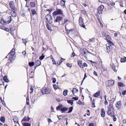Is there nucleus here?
Listing matches in <instances>:
<instances>
[{
	"mask_svg": "<svg viewBox=\"0 0 126 126\" xmlns=\"http://www.w3.org/2000/svg\"><path fill=\"white\" fill-rule=\"evenodd\" d=\"M107 114L108 115L111 116H114V115H115L114 110L113 107V105L111 104L109 105Z\"/></svg>",
	"mask_w": 126,
	"mask_h": 126,
	"instance_id": "f257e3e1",
	"label": "nucleus"
},
{
	"mask_svg": "<svg viewBox=\"0 0 126 126\" xmlns=\"http://www.w3.org/2000/svg\"><path fill=\"white\" fill-rule=\"evenodd\" d=\"M11 16H8L6 17V19L5 20H4L2 18L0 20V22L3 25H5L7 24H9L11 22Z\"/></svg>",
	"mask_w": 126,
	"mask_h": 126,
	"instance_id": "f03ea898",
	"label": "nucleus"
},
{
	"mask_svg": "<svg viewBox=\"0 0 126 126\" xmlns=\"http://www.w3.org/2000/svg\"><path fill=\"white\" fill-rule=\"evenodd\" d=\"M41 92L43 94H47L50 93V91L48 88H43L41 90Z\"/></svg>",
	"mask_w": 126,
	"mask_h": 126,
	"instance_id": "7ed1b4c3",
	"label": "nucleus"
},
{
	"mask_svg": "<svg viewBox=\"0 0 126 126\" xmlns=\"http://www.w3.org/2000/svg\"><path fill=\"white\" fill-rule=\"evenodd\" d=\"M46 19L48 22L51 23L52 22V18L51 16L49 14H47L46 17Z\"/></svg>",
	"mask_w": 126,
	"mask_h": 126,
	"instance_id": "20e7f679",
	"label": "nucleus"
},
{
	"mask_svg": "<svg viewBox=\"0 0 126 126\" xmlns=\"http://www.w3.org/2000/svg\"><path fill=\"white\" fill-rule=\"evenodd\" d=\"M53 14L54 15H62L63 14V13L62 12V10L60 9H57L56 11H55L54 12Z\"/></svg>",
	"mask_w": 126,
	"mask_h": 126,
	"instance_id": "39448f33",
	"label": "nucleus"
},
{
	"mask_svg": "<svg viewBox=\"0 0 126 126\" xmlns=\"http://www.w3.org/2000/svg\"><path fill=\"white\" fill-rule=\"evenodd\" d=\"M79 22L80 25L83 28H85V26L84 25L82 17L80 16L79 19Z\"/></svg>",
	"mask_w": 126,
	"mask_h": 126,
	"instance_id": "423d86ee",
	"label": "nucleus"
},
{
	"mask_svg": "<svg viewBox=\"0 0 126 126\" xmlns=\"http://www.w3.org/2000/svg\"><path fill=\"white\" fill-rule=\"evenodd\" d=\"M104 8V6L103 5H101L99 6L98 8V12L99 13H102Z\"/></svg>",
	"mask_w": 126,
	"mask_h": 126,
	"instance_id": "0eeeda50",
	"label": "nucleus"
},
{
	"mask_svg": "<svg viewBox=\"0 0 126 126\" xmlns=\"http://www.w3.org/2000/svg\"><path fill=\"white\" fill-rule=\"evenodd\" d=\"M63 17L60 16H58L56 17L55 20V22H58L59 24L60 23V22L62 20Z\"/></svg>",
	"mask_w": 126,
	"mask_h": 126,
	"instance_id": "6e6552de",
	"label": "nucleus"
},
{
	"mask_svg": "<svg viewBox=\"0 0 126 126\" xmlns=\"http://www.w3.org/2000/svg\"><path fill=\"white\" fill-rule=\"evenodd\" d=\"M108 86H112L114 84V81L112 80H110L108 81Z\"/></svg>",
	"mask_w": 126,
	"mask_h": 126,
	"instance_id": "1a4fd4ad",
	"label": "nucleus"
},
{
	"mask_svg": "<svg viewBox=\"0 0 126 126\" xmlns=\"http://www.w3.org/2000/svg\"><path fill=\"white\" fill-rule=\"evenodd\" d=\"M10 6L11 8L14 10H15V6L14 3L13 2H10L9 3Z\"/></svg>",
	"mask_w": 126,
	"mask_h": 126,
	"instance_id": "9d476101",
	"label": "nucleus"
},
{
	"mask_svg": "<svg viewBox=\"0 0 126 126\" xmlns=\"http://www.w3.org/2000/svg\"><path fill=\"white\" fill-rule=\"evenodd\" d=\"M30 119V118L28 117L25 116L24 117L21 121L22 123H23L24 121H28Z\"/></svg>",
	"mask_w": 126,
	"mask_h": 126,
	"instance_id": "9b49d317",
	"label": "nucleus"
},
{
	"mask_svg": "<svg viewBox=\"0 0 126 126\" xmlns=\"http://www.w3.org/2000/svg\"><path fill=\"white\" fill-rule=\"evenodd\" d=\"M41 64V61L39 60H37L36 61L35 63V65L36 66L35 67V69L37 67L40 65Z\"/></svg>",
	"mask_w": 126,
	"mask_h": 126,
	"instance_id": "f8f14e48",
	"label": "nucleus"
},
{
	"mask_svg": "<svg viewBox=\"0 0 126 126\" xmlns=\"http://www.w3.org/2000/svg\"><path fill=\"white\" fill-rule=\"evenodd\" d=\"M100 90H98V91L94 94L93 96L94 97H97L100 96Z\"/></svg>",
	"mask_w": 126,
	"mask_h": 126,
	"instance_id": "ddd939ff",
	"label": "nucleus"
},
{
	"mask_svg": "<svg viewBox=\"0 0 126 126\" xmlns=\"http://www.w3.org/2000/svg\"><path fill=\"white\" fill-rule=\"evenodd\" d=\"M15 55V54L14 53L12 54H11V56L9 57V60H10V61H12L15 58V57H14Z\"/></svg>",
	"mask_w": 126,
	"mask_h": 126,
	"instance_id": "4468645a",
	"label": "nucleus"
},
{
	"mask_svg": "<svg viewBox=\"0 0 126 126\" xmlns=\"http://www.w3.org/2000/svg\"><path fill=\"white\" fill-rule=\"evenodd\" d=\"M121 101H119L117 102L116 104V107L118 109L121 108Z\"/></svg>",
	"mask_w": 126,
	"mask_h": 126,
	"instance_id": "2eb2a0df",
	"label": "nucleus"
},
{
	"mask_svg": "<svg viewBox=\"0 0 126 126\" xmlns=\"http://www.w3.org/2000/svg\"><path fill=\"white\" fill-rule=\"evenodd\" d=\"M101 116L102 117H104L105 115V110L103 109L101 110Z\"/></svg>",
	"mask_w": 126,
	"mask_h": 126,
	"instance_id": "dca6fc26",
	"label": "nucleus"
},
{
	"mask_svg": "<svg viewBox=\"0 0 126 126\" xmlns=\"http://www.w3.org/2000/svg\"><path fill=\"white\" fill-rule=\"evenodd\" d=\"M102 33L103 36L107 38L108 37V38L109 39H110V37L109 36L108 34L106 33L105 32H102Z\"/></svg>",
	"mask_w": 126,
	"mask_h": 126,
	"instance_id": "f3484780",
	"label": "nucleus"
},
{
	"mask_svg": "<svg viewBox=\"0 0 126 126\" xmlns=\"http://www.w3.org/2000/svg\"><path fill=\"white\" fill-rule=\"evenodd\" d=\"M68 108L67 107H64L60 109V110L63 112H65L67 111L68 110Z\"/></svg>",
	"mask_w": 126,
	"mask_h": 126,
	"instance_id": "a211bd4d",
	"label": "nucleus"
},
{
	"mask_svg": "<svg viewBox=\"0 0 126 126\" xmlns=\"http://www.w3.org/2000/svg\"><path fill=\"white\" fill-rule=\"evenodd\" d=\"M80 52L82 55H83L84 54H85L87 53H86V52L84 49L80 50Z\"/></svg>",
	"mask_w": 126,
	"mask_h": 126,
	"instance_id": "6ab92c4d",
	"label": "nucleus"
},
{
	"mask_svg": "<svg viewBox=\"0 0 126 126\" xmlns=\"http://www.w3.org/2000/svg\"><path fill=\"white\" fill-rule=\"evenodd\" d=\"M78 65L81 68H83V65L82 64V62L81 61H79L78 62Z\"/></svg>",
	"mask_w": 126,
	"mask_h": 126,
	"instance_id": "aec40b11",
	"label": "nucleus"
},
{
	"mask_svg": "<svg viewBox=\"0 0 126 126\" xmlns=\"http://www.w3.org/2000/svg\"><path fill=\"white\" fill-rule=\"evenodd\" d=\"M10 13L12 17H14L16 16V14L14 11H12Z\"/></svg>",
	"mask_w": 126,
	"mask_h": 126,
	"instance_id": "412c9836",
	"label": "nucleus"
},
{
	"mask_svg": "<svg viewBox=\"0 0 126 126\" xmlns=\"http://www.w3.org/2000/svg\"><path fill=\"white\" fill-rule=\"evenodd\" d=\"M31 14L32 15H31V17H32V15L33 16L34 15L36 14V12L35 9H32L31 10Z\"/></svg>",
	"mask_w": 126,
	"mask_h": 126,
	"instance_id": "4be33fe9",
	"label": "nucleus"
},
{
	"mask_svg": "<svg viewBox=\"0 0 126 126\" xmlns=\"http://www.w3.org/2000/svg\"><path fill=\"white\" fill-rule=\"evenodd\" d=\"M22 123L23 126H31V124L28 123L23 122Z\"/></svg>",
	"mask_w": 126,
	"mask_h": 126,
	"instance_id": "5701e85b",
	"label": "nucleus"
},
{
	"mask_svg": "<svg viewBox=\"0 0 126 126\" xmlns=\"http://www.w3.org/2000/svg\"><path fill=\"white\" fill-rule=\"evenodd\" d=\"M4 81L6 82H9V80L8 79L7 77L6 76H5L3 78Z\"/></svg>",
	"mask_w": 126,
	"mask_h": 126,
	"instance_id": "b1692460",
	"label": "nucleus"
},
{
	"mask_svg": "<svg viewBox=\"0 0 126 126\" xmlns=\"http://www.w3.org/2000/svg\"><path fill=\"white\" fill-rule=\"evenodd\" d=\"M65 0H61V4L62 6H64L65 5Z\"/></svg>",
	"mask_w": 126,
	"mask_h": 126,
	"instance_id": "393cba45",
	"label": "nucleus"
},
{
	"mask_svg": "<svg viewBox=\"0 0 126 126\" xmlns=\"http://www.w3.org/2000/svg\"><path fill=\"white\" fill-rule=\"evenodd\" d=\"M73 101L74 100L73 99L68 100H67V102L68 103L70 104L71 105H72L73 104Z\"/></svg>",
	"mask_w": 126,
	"mask_h": 126,
	"instance_id": "a878e982",
	"label": "nucleus"
},
{
	"mask_svg": "<svg viewBox=\"0 0 126 126\" xmlns=\"http://www.w3.org/2000/svg\"><path fill=\"white\" fill-rule=\"evenodd\" d=\"M120 61L121 62H125L126 61V57H124L123 58L121 59Z\"/></svg>",
	"mask_w": 126,
	"mask_h": 126,
	"instance_id": "bb28decb",
	"label": "nucleus"
},
{
	"mask_svg": "<svg viewBox=\"0 0 126 126\" xmlns=\"http://www.w3.org/2000/svg\"><path fill=\"white\" fill-rule=\"evenodd\" d=\"M10 29L11 34L12 35H13L14 34V33L13 32V31L15 29V28L14 27V28H13V29H12V28H10Z\"/></svg>",
	"mask_w": 126,
	"mask_h": 126,
	"instance_id": "cd10ccee",
	"label": "nucleus"
},
{
	"mask_svg": "<svg viewBox=\"0 0 126 126\" xmlns=\"http://www.w3.org/2000/svg\"><path fill=\"white\" fill-rule=\"evenodd\" d=\"M5 117L4 116L1 117L0 118V120L2 122L4 123L5 122Z\"/></svg>",
	"mask_w": 126,
	"mask_h": 126,
	"instance_id": "c85d7f7f",
	"label": "nucleus"
},
{
	"mask_svg": "<svg viewBox=\"0 0 126 126\" xmlns=\"http://www.w3.org/2000/svg\"><path fill=\"white\" fill-rule=\"evenodd\" d=\"M13 120L14 122H17L18 121L17 118L16 117L14 116L13 117Z\"/></svg>",
	"mask_w": 126,
	"mask_h": 126,
	"instance_id": "c756f323",
	"label": "nucleus"
},
{
	"mask_svg": "<svg viewBox=\"0 0 126 126\" xmlns=\"http://www.w3.org/2000/svg\"><path fill=\"white\" fill-rule=\"evenodd\" d=\"M30 4L31 7H33L35 6V3L34 2H31L30 3Z\"/></svg>",
	"mask_w": 126,
	"mask_h": 126,
	"instance_id": "7c9ffc66",
	"label": "nucleus"
},
{
	"mask_svg": "<svg viewBox=\"0 0 126 126\" xmlns=\"http://www.w3.org/2000/svg\"><path fill=\"white\" fill-rule=\"evenodd\" d=\"M73 109V107H70V108H69V110L67 112V113H69L71 112L72 111Z\"/></svg>",
	"mask_w": 126,
	"mask_h": 126,
	"instance_id": "2f4dec72",
	"label": "nucleus"
},
{
	"mask_svg": "<svg viewBox=\"0 0 126 126\" xmlns=\"http://www.w3.org/2000/svg\"><path fill=\"white\" fill-rule=\"evenodd\" d=\"M118 85L120 86H124L125 85L122 83L120 82H119L118 84Z\"/></svg>",
	"mask_w": 126,
	"mask_h": 126,
	"instance_id": "473e14b6",
	"label": "nucleus"
},
{
	"mask_svg": "<svg viewBox=\"0 0 126 126\" xmlns=\"http://www.w3.org/2000/svg\"><path fill=\"white\" fill-rule=\"evenodd\" d=\"M29 64L30 66H32L34 65V63L33 62H29Z\"/></svg>",
	"mask_w": 126,
	"mask_h": 126,
	"instance_id": "72a5a7b5",
	"label": "nucleus"
},
{
	"mask_svg": "<svg viewBox=\"0 0 126 126\" xmlns=\"http://www.w3.org/2000/svg\"><path fill=\"white\" fill-rule=\"evenodd\" d=\"M45 56V55L43 54H42V55L39 57V59L40 60H42L44 58Z\"/></svg>",
	"mask_w": 126,
	"mask_h": 126,
	"instance_id": "f704fd0d",
	"label": "nucleus"
},
{
	"mask_svg": "<svg viewBox=\"0 0 126 126\" xmlns=\"http://www.w3.org/2000/svg\"><path fill=\"white\" fill-rule=\"evenodd\" d=\"M67 90H65L63 91V94L64 96H66L67 94Z\"/></svg>",
	"mask_w": 126,
	"mask_h": 126,
	"instance_id": "c9c22d12",
	"label": "nucleus"
},
{
	"mask_svg": "<svg viewBox=\"0 0 126 126\" xmlns=\"http://www.w3.org/2000/svg\"><path fill=\"white\" fill-rule=\"evenodd\" d=\"M46 26H47V29L48 30H50V31H51V27L49 25L47 24V25Z\"/></svg>",
	"mask_w": 126,
	"mask_h": 126,
	"instance_id": "e433bc0d",
	"label": "nucleus"
},
{
	"mask_svg": "<svg viewBox=\"0 0 126 126\" xmlns=\"http://www.w3.org/2000/svg\"><path fill=\"white\" fill-rule=\"evenodd\" d=\"M78 91V90L76 88L72 90V92H74L76 93Z\"/></svg>",
	"mask_w": 126,
	"mask_h": 126,
	"instance_id": "4c0bfd02",
	"label": "nucleus"
},
{
	"mask_svg": "<svg viewBox=\"0 0 126 126\" xmlns=\"http://www.w3.org/2000/svg\"><path fill=\"white\" fill-rule=\"evenodd\" d=\"M2 29L6 31L7 32H8L9 31V29H8L7 28H5L4 27H3L2 28Z\"/></svg>",
	"mask_w": 126,
	"mask_h": 126,
	"instance_id": "58836bf2",
	"label": "nucleus"
},
{
	"mask_svg": "<svg viewBox=\"0 0 126 126\" xmlns=\"http://www.w3.org/2000/svg\"><path fill=\"white\" fill-rule=\"evenodd\" d=\"M22 40L23 41V42L24 43L25 45L26 46V43L27 42L26 39H24L23 38V39H22Z\"/></svg>",
	"mask_w": 126,
	"mask_h": 126,
	"instance_id": "ea45409f",
	"label": "nucleus"
},
{
	"mask_svg": "<svg viewBox=\"0 0 126 126\" xmlns=\"http://www.w3.org/2000/svg\"><path fill=\"white\" fill-rule=\"evenodd\" d=\"M67 66L69 67H72V64L70 63H67Z\"/></svg>",
	"mask_w": 126,
	"mask_h": 126,
	"instance_id": "a19ab883",
	"label": "nucleus"
},
{
	"mask_svg": "<svg viewBox=\"0 0 126 126\" xmlns=\"http://www.w3.org/2000/svg\"><path fill=\"white\" fill-rule=\"evenodd\" d=\"M61 107H62L61 106H59L57 107L56 108V110H60V109L61 108Z\"/></svg>",
	"mask_w": 126,
	"mask_h": 126,
	"instance_id": "79ce46f5",
	"label": "nucleus"
},
{
	"mask_svg": "<svg viewBox=\"0 0 126 126\" xmlns=\"http://www.w3.org/2000/svg\"><path fill=\"white\" fill-rule=\"evenodd\" d=\"M107 47V49L108 50L107 51V52L108 53H109L110 52V47L109 46H108Z\"/></svg>",
	"mask_w": 126,
	"mask_h": 126,
	"instance_id": "37998d69",
	"label": "nucleus"
},
{
	"mask_svg": "<svg viewBox=\"0 0 126 126\" xmlns=\"http://www.w3.org/2000/svg\"><path fill=\"white\" fill-rule=\"evenodd\" d=\"M89 41L90 42H94V38H92L91 39H90Z\"/></svg>",
	"mask_w": 126,
	"mask_h": 126,
	"instance_id": "c03bdc74",
	"label": "nucleus"
},
{
	"mask_svg": "<svg viewBox=\"0 0 126 126\" xmlns=\"http://www.w3.org/2000/svg\"><path fill=\"white\" fill-rule=\"evenodd\" d=\"M111 117H112L113 118V121H116V118L115 117V115H114V116H111Z\"/></svg>",
	"mask_w": 126,
	"mask_h": 126,
	"instance_id": "a18cd8bd",
	"label": "nucleus"
},
{
	"mask_svg": "<svg viewBox=\"0 0 126 126\" xmlns=\"http://www.w3.org/2000/svg\"><path fill=\"white\" fill-rule=\"evenodd\" d=\"M87 77V76H86V73H85V74H84V78H83V79L82 81V82L81 83V84L83 82V80H84V79H85Z\"/></svg>",
	"mask_w": 126,
	"mask_h": 126,
	"instance_id": "49530a36",
	"label": "nucleus"
},
{
	"mask_svg": "<svg viewBox=\"0 0 126 126\" xmlns=\"http://www.w3.org/2000/svg\"><path fill=\"white\" fill-rule=\"evenodd\" d=\"M52 82L53 83H55L56 81V79L55 78H53L52 79Z\"/></svg>",
	"mask_w": 126,
	"mask_h": 126,
	"instance_id": "de8ad7c7",
	"label": "nucleus"
},
{
	"mask_svg": "<svg viewBox=\"0 0 126 126\" xmlns=\"http://www.w3.org/2000/svg\"><path fill=\"white\" fill-rule=\"evenodd\" d=\"M122 94L123 95H125L126 94V90L124 91L122 93Z\"/></svg>",
	"mask_w": 126,
	"mask_h": 126,
	"instance_id": "09e8293b",
	"label": "nucleus"
},
{
	"mask_svg": "<svg viewBox=\"0 0 126 126\" xmlns=\"http://www.w3.org/2000/svg\"><path fill=\"white\" fill-rule=\"evenodd\" d=\"M72 98L73 99H74L75 100H77L78 99V97H73Z\"/></svg>",
	"mask_w": 126,
	"mask_h": 126,
	"instance_id": "8fccbe9b",
	"label": "nucleus"
},
{
	"mask_svg": "<svg viewBox=\"0 0 126 126\" xmlns=\"http://www.w3.org/2000/svg\"><path fill=\"white\" fill-rule=\"evenodd\" d=\"M83 67H85L87 66V64L85 63H83Z\"/></svg>",
	"mask_w": 126,
	"mask_h": 126,
	"instance_id": "3c124183",
	"label": "nucleus"
},
{
	"mask_svg": "<svg viewBox=\"0 0 126 126\" xmlns=\"http://www.w3.org/2000/svg\"><path fill=\"white\" fill-rule=\"evenodd\" d=\"M68 20L67 19H65L64 20V22L63 23V24H64L67 21H68Z\"/></svg>",
	"mask_w": 126,
	"mask_h": 126,
	"instance_id": "603ef678",
	"label": "nucleus"
},
{
	"mask_svg": "<svg viewBox=\"0 0 126 126\" xmlns=\"http://www.w3.org/2000/svg\"><path fill=\"white\" fill-rule=\"evenodd\" d=\"M112 68L113 70L115 71L116 72L117 71V70L116 69V68L115 66H113L112 67Z\"/></svg>",
	"mask_w": 126,
	"mask_h": 126,
	"instance_id": "864d4df0",
	"label": "nucleus"
},
{
	"mask_svg": "<svg viewBox=\"0 0 126 126\" xmlns=\"http://www.w3.org/2000/svg\"><path fill=\"white\" fill-rule=\"evenodd\" d=\"M22 54H24V56H26V51H24L22 52Z\"/></svg>",
	"mask_w": 126,
	"mask_h": 126,
	"instance_id": "5fc2aeb1",
	"label": "nucleus"
},
{
	"mask_svg": "<svg viewBox=\"0 0 126 126\" xmlns=\"http://www.w3.org/2000/svg\"><path fill=\"white\" fill-rule=\"evenodd\" d=\"M30 90H31V91L30 92V93L31 94L33 93V90L32 87H31Z\"/></svg>",
	"mask_w": 126,
	"mask_h": 126,
	"instance_id": "6e6d98bb",
	"label": "nucleus"
},
{
	"mask_svg": "<svg viewBox=\"0 0 126 126\" xmlns=\"http://www.w3.org/2000/svg\"><path fill=\"white\" fill-rule=\"evenodd\" d=\"M15 49H13L10 52V53H14L15 51Z\"/></svg>",
	"mask_w": 126,
	"mask_h": 126,
	"instance_id": "4d7b16f0",
	"label": "nucleus"
},
{
	"mask_svg": "<svg viewBox=\"0 0 126 126\" xmlns=\"http://www.w3.org/2000/svg\"><path fill=\"white\" fill-rule=\"evenodd\" d=\"M92 106L93 107H95V104L94 102H92Z\"/></svg>",
	"mask_w": 126,
	"mask_h": 126,
	"instance_id": "13d9d810",
	"label": "nucleus"
},
{
	"mask_svg": "<svg viewBox=\"0 0 126 126\" xmlns=\"http://www.w3.org/2000/svg\"><path fill=\"white\" fill-rule=\"evenodd\" d=\"M110 4L111 6H114L115 4V3H114L112 2L110 3Z\"/></svg>",
	"mask_w": 126,
	"mask_h": 126,
	"instance_id": "bf43d9fd",
	"label": "nucleus"
},
{
	"mask_svg": "<svg viewBox=\"0 0 126 126\" xmlns=\"http://www.w3.org/2000/svg\"><path fill=\"white\" fill-rule=\"evenodd\" d=\"M94 74L95 76H97V73L95 71H94Z\"/></svg>",
	"mask_w": 126,
	"mask_h": 126,
	"instance_id": "052dcab7",
	"label": "nucleus"
},
{
	"mask_svg": "<svg viewBox=\"0 0 126 126\" xmlns=\"http://www.w3.org/2000/svg\"><path fill=\"white\" fill-rule=\"evenodd\" d=\"M63 60H65V59H63V58H62L60 60V63H59V64H60V63H62L63 61Z\"/></svg>",
	"mask_w": 126,
	"mask_h": 126,
	"instance_id": "680f3d73",
	"label": "nucleus"
},
{
	"mask_svg": "<svg viewBox=\"0 0 126 126\" xmlns=\"http://www.w3.org/2000/svg\"><path fill=\"white\" fill-rule=\"evenodd\" d=\"M82 102L79 100L78 101V103L79 104H82Z\"/></svg>",
	"mask_w": 126,
	"mask_h": 126,
	"instance_id": "e2e57ef3",
	"label": "nucleus"
},
{
	"mask_svg": "<svg viewBox=\"0 0 126 126\" xmlns=\"http://www.w3.org/2000/svg\"><path fill=\"white\" fill-rule=\"evenodd\" d=\"M29 99L27 100V98L26 102H27V105H29Z\"/></svg>",
	"mask_w": 126,
	"mask_h": 126,
	"instance_id": "0e129e2a",
	"label": "nucleus"
},
{
	"mask_svg": "<svg viewBox=\"0 0 126 126\" xmlns=\"http://www.w3.org/2000/svg\"><path fill=\"white\" fill-rule=\"evenodd\" d=\"M62 116V115H60L58 116V118L60 120L61 119V117Z\"/></svg>",
	"mask_w": 126,
	"mask_h": 126,
	"instance_id": "69168bd1",
	"label": "nucleus"
},
{
	"mask_svg": "<svg viewBox=\"0 0 126 126\" xmlns=\"http://www.w3.org/2000/svg\"><path fill=\"white\" fill-rule=\"evenodd\" d=\"M48 120L49 123L50 122H52L50 118H48Z\"/></svg>",
	"mask_w": 126,
	"mask_h": 126,
	"instance_id": "338daca9",
	"label": "nucleus"
},
{
	"mask_svg": "<svg viewBox=\"0 0 126 126\" xmlns=\"http://www.w3.org/2000/svg\"><path fill=\"white\" fill-rule=\"evenodd\" d=\"M89 126H94V124L93 123H90L89 124Z\"/></svg>",
	"mask_w": 126,
	"mask_h": 126,
	"instance_id": "774afa93",
	"label": "nucleus"
}]
</instances>
